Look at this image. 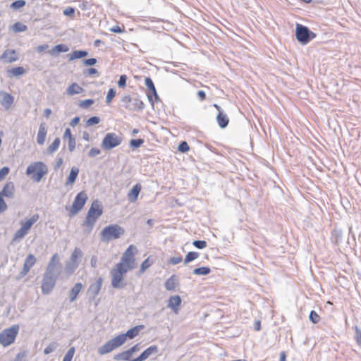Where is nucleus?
I'll list each match as a JSON object with an SVG mask.
<instances>
[{
    "label": "nucleus",
    "instance_id": "nucleus-51",
    "mask_svg": "<svg viewBox=\"0 0 361 361\" xmlns=\"http://www.w3.org/2000/svg\"><path fill=\"white\" fill-rule=\"evenodd\" d=\"M94 103V100L92 99H87L80 102V106L82 108L87 109L90 107Z\"/></svg>",
    "mask_w": 361,
    "mask_h": 361
},
{
    "label": "nucleus",
    "instance_id": "nucleus-34",
    "mask_svg": "<svg viewBox=\"0 0 361 361\" xmlns=\"http://www.w3.org/2000/svg\"><path fill=\"white\" fill-rule=\"evenodd\" d=\"M130 355L128 352V350L123 351L121 353H119L118 354H116L114 356V360H123V361H128L130 358Z\"/></svg>",
    "mask_w": 361,
    "mask_h": 361
},
{
    "label": "nucleus",
    "instance_id": "nucleus-13",
    "mask_svg": "<svg viewBox=\"0 0 361 361\" xmlns=\"http://www.w3.org/2000/svg\"><path fill=\"white\" fill-rule=\"evenodd\" d=\"M136 247L133 245H130L126 250L124 252L120 263H123L126 267L132 266V269L135 268V258H134V250H136Z\"/></svg>",
    "mask_w": 361,
    "mask_h": 361
},
{
    "label": "nucleus",
    "instance_id": "nucleus-31",
    "mask_svg": "<svg viewBox=\"0 0 361 361\" xmlns=\"http://www.w3.org/2000/svg\"><path fill=\"white\" fill-rule=\"evenodd\" d=\"M10 30L15 33H18L26 31L27 30V27L23 23L17 22L11 27Z\"/></svg>",
    "mask_w": 361,
    "mask_h": 361
},
{
    "label": "nucleus",
    "instance_id": "nucleus-54",
    "mask_svg": "<svg viewBox=\"0 0 361 361\" xmlns=\"http://www.w3.org/2000/svg\"><path fill=\"white\" fill-rule=\"evenodd\" d=\"M82 63L83 66H94L97 63V59L94 58L83 59Z\"/></svg>",
    "mask_w": 361,
    "mask_h": 361
},
{
    "label": "nucleus",
    "instance_id": "nucleus-52",
    "mask_svg": "<svg viewBox=\"0 0 361 361\" xmlns=\"http://www.w3.org/2000/svg\"><path fill=\"white\" fill-rule=\"evenodd\" d=\"M127 76L126 75H122L120 76V78L118 81V85L119 87H125L126 85Z\"/></svg>",
    "mask_w": 361,
    "mask_h": 361
},
{
    "label": "nucleus",
    "instance_id": "nucleus-37",
    "mask_svg": "<svg viewBox=\"0 0 361 361\" xmlns=\"http://www.w3.org/2000/svg\"><path fill=\"white\" fill-rule=\"evenodd\" d=\"M211 272L210 268L207 267H202L199 268H196L192 271V274L195 275H202L205 276L209 274Z\"/></svg>",
    "mask_w": 361,
    "mask_h": 361
},
{
    "label": "nucleus",
    "instance_id": "nucleus-28",
    "mask_svg": "<svg viewBox=\"0 0 361 361\" xmlns=\"http://www.w3.org/2000/svg\"><path fill=\"white\" fill-rule=\"evenodd\" d=\"M78 173H79L78 168L75 167V166L72 167L71 169L70 173L68 175V177L66 180V185H73L75 182L77 177L78 176Z\"/></svg>",
    "mask_w": 361,
    "mask_h": 361
},
{
    "label": "nucleus",
    "instance_id": "nucleus-50",
    "mask_svg": "<svg viewBox=\"0 0 361 361\" xmlns=\"http://www.w3.org/2000/svg\"><path fill=\"white\" fill-rule=\"evenodd\" d=\"M178 149L180 152L184 153L187 152L190 149V147L187 142L183 141L179 144Z\"/></svg>",
    "mask_w": 361,
    "mask_h": 361
},
{
    "label": "nucleus",
    "instance_id": "nucleus-19",
    "mask_svg": "<svg viewBox=\"0 0 361 361\" xmlns=\"http://www.w3.org/2000/svg\"><path fill=\"white\" fill-rule=\"evenodd\" d=\"M103 279L99 277L95 283H92L88 288V293L95 298L99 293L102 288Z\"/></svg>",
    "mask_w": 361,
    "mask_h": 361
},
{
    "label": "nucleus",
    "instance_id": "nucleus-40",
    "mask_svg": "<svg viewBox=\"0 0 361 361\" xmlns=\"http://www.w3.org/2000/svg\"><path fill=\"white\" fill-rule=\"evenodd\" d=\"M199 257V253L197 252H189L185 259H184V264H186L195 259H196L197 258H198Z\"/></svg>",
    "mask_w": 361,
    "mask_h": 361
},
{
    "label": "nucleus",
    "instance_id": "nucleus-48",
    "mask_svg": "<svg viewBox=\"0 0 361 361\" xmlns=\"http://www.w3.org/2000/svg\"><path fill=\"white\" fill-rule=\"evenodd\" d=\"M354 330L355 332V339L357 343L361 346V329L358 328L357 326L354 327Z\"/></svg>",
    "mask_w": 361,
    "mask_h": 361
},
{
    "label": "nucleus",
    "instance_id": "nucleus-7",
    "mask_svg": "<svg viewBox=\"0 0 361 361\" xmlns=\"http://www.w3.org/2000/svg\"><path fill=\"white\" fill-rule=\"evenodd\" d=\"M296 39L302 44H307L316 37V34L307 27L301 24H297L295 28Z\"/></svg>",
    "mask_w": 361,
    "mask_h": 361
},
{
    "label": "nucleus",
    "instance_id": "nucleus-24",
    "mask_svg": "<svg viewBox=\"0 0 361 361\" xmlns=\"http://www.w3.org/2000/svg\"><path fill=\"white\" fill-rule=\"evenodd\" d=\"M159 352L158 347L155 345H151L149 348H147L146 350H145L140 357L142 358L143 361L147 360L148 357H149L152 355L157 354Z\"/></svg>",
    "mask_w": 361,
    "mask_h": 361
},
{
    "label": "nucleus",
    "instance_id": "nucleus-3",
    "mask_svg": "<svg viewBox=\"0 0 361 361\" xmlns=\"http://www.w3.org/2000/svg\"><path fill=\"white\" fill-rule=\"evenodd\" d=\"M125 229L118 224H110L104 227L100 233L102 242H109L120 238L125 234Z\"/></svg>",
    "mask_w": 361,
    "mask_h": 361
},
{
    "label": "nucleus",
    "instance_id": "nucleus-14",
    "mask_svg": "<svg viewBox=\"0 0 361 361\" xmlns=\"http://www.w3.org/2000/svg\"><path fill=\"white\" fill-rule=\"evenodd\" d=\"M14 102V97L11 94L4 91H0V104L8 111L11 107Z\"/></svg>",
    "mask_w": 361,
    "mask_h": 361
},
{
    "label": "nucleus",
    "instance_id": "nucleus-30",
    "mask_svg": "<svg viewBox=\"0 0 361 361\" xmlns=\"http://www.w3.org/2000/svg\"><path fill=\"white\" fill-rule=\"evenodd\" d=\"M83 91V89L77 83H73L66 90V92L69 95L80 94Z\"/></svg>",
    "mask_w": 361,
    "mask_h": 361
},
{
    "label": "nucleus",
    "instance_id": "nucleus-11",
    "mask_svg": "<svg viewBox=\"0 0 361 361\" xmlns=\"http://www.w3.org/2000/svg\"><path fill=\"white\" fill-rule=\"evenodd\" d=\"M87 200V195L85 191H81L78 193L70 210V216H73L78 213L83 208Z\"/></svg>",
    "mask_w": 361,
    "mask_h": 361
},
{
    "label": "nucleus",
    "instance_id": "nucleus-1",
    "mask_svg": "<svg viewBox=\"0 0 361 361\" xmlns=\"http://www.w3.org/2000/svg\"><path fill=\"white\" fill-rule=\"evenodd\" d=\"M144 329V325H137L130 329L126 334H121L110 339L98 348V353L101 355L107 354L121 346L126 341L127 338L133 339L135 338L140 331Z\"/></svg>",
    "mask_w": 361,
    "mask_h": 361
},
{
    "label": "nucleus",
    "instance_id": "nucleus-59",
    "mask_svg": "<svg viewBox=\"0 0 361 361\" xmlns=\"http://www.w3.org/2000/svg\"><path fill=\"white\" fill-rule=\"evenodd\" d=\"M25 235L23 233H21L19 230H18L15 234L13 240V241H19L21 239H23Z\"/></svg>",
    "mask_w": 361,
    "mask_h": 361
},
{
    "label": "nucleus",
    "instance_id": "nucleus-5",
    "mask_svg": "<svg viewBox=\"0 0 361 361\" xmlns=\"http://www.w3.org/2000/svg\"><path fill=\"white\" fill-rule=\"evenodd\" d=\"M48 173L47 165L42 161H35L30 164L26 169V173L31 176L35 182H39Z\"/></svg>",
    "mask_w": 361,
    "mask_h": 361
},
{
    "label": "nucleus",
    "instance_id": "nucleus-57",
    "mask_svg": "<svg viewBox=\"0 0 361 361\" xmlns=\"http://www.w3.org/2000/svg\"><path fill=\"white\" fill-rule=\"evenodd\" d=\"M8 208V206L4 200L3 197L0 195V213L4 212Z\"/></svg>",
    "mask_w": 361,
    "mask_h": 361
},
{
    "label": "nucleus",
    "instance_id": "nucleus-15",
    "mask_svg": "<svg viewBox=\"0 0 361 361\" xmlns=\"http://www.w3.org/2000/svg\"><path fill=\"white\" fill-rule=\"evenodd\" d=\"M36 257L32 254H29L25 259L23 270L20 272V277L25 276L35 265Z\"/></svg>",
    "mask_w": 361,
    "mask_h": 361
},
{
    "label": "nucleus",
    "instance_id": "nucleus-29",
    "mask_svg": "<svg viewBox=\"0 0 361 361\" xmlns=\"http://www.w3.org/2000/svg\"><path fill=\"white\" fill-rule=\"evenodd\" d=\"M88 55V52L85 50H75L72 53L68 54V58L70 61L82 59Z\"/></svg>",
    "mask_w": 361,
    "mask_h": 361
},
{
    "label": "nucleus",
    "instance_id": "nucleus-10",
    "mask_svg": "<svg viewBox=\"0 0 361 361\" xmlns=\"http://www.w3.org/2000/svg\"><path fill=\"white\" fill-rule=\"evenodd\" d=\"M122 142V137L116 133H109L104 136L101 147L104 150H111L119 146Z\"/></svg>",
    "mask_w": 361,
    "mask_h": 361
},
{
    "label": "nucleus",
    "instance_id": "nucleus-27",
    "mask_svg": "<svg viewBox=\"0 0 361 361\" xmlns=\"http://www.w3.org/2000/svg\"><path fill=\"white\" fill-rule=\"evenodd\" d=\"M69 50L67 45L64 44H60L54 46L50 51L49 53L53 56H58L61 52H66Z\"/></svg>",
    "mask_w": 361,
    "mask_h": 361
},
{
    "label": "nucleus",
    "instance_id": "nucleus-33",
    "mask_svg": "<svg viewBox=\"0 0 361 361\" xmlns=\"http://www.w3.org/2000/svg\"><path fill=\"white\" fill-rule=\"evenodd\" d=\"M61 143V140L59 137L55 138V140L53 141V142L47 147V152L48 154H53L54 152H56Z\"/></svg>",
    "mask_w": 361,
    "mask_h": 361
},
{
    "label": "nucleus",
    "instance_id": "nucleus-25",
    "mask_svg": "<svg viewBox=\"0 0 361 361\" xmlns=\"http://www.w3.org/2000/svg\"><path fill=\"white\" fill-rule=\"evenodd\" d=\"M178 286V280L175 275L169 277L165 282L164 286L167 290L172 291L175 290L176 287Z\"/></svg>",
    "mask_w": 361,
    "mask_h": 361
},
{
    "label": "nucleus",
    "instance_id": "nucleus-45",
    "mask_svg": "<svg viewBox=\"0 0 361 361\" xmlns=\"http://www.w3.org/2000/svg\"><path fill=\"white\" fill-rule=\"evenodd\" d=\"M144 143V140L139 138V139H134L131 140L130 141V146L133 148H138L140 147L142 144Z\"/></svg>",
    "mask_w": 361,
    "mask_h": 361
},
{
    "label": "nucleus",
    "instance_id": "nucleus-38",
    "mask_svg": "<svg viewBox=\"0 0 361 361\" xmlns=\"http://www.w3.org/2000/svg\"><path fill=\"white\" fill-rule=\"evenodd\" d=\"M79 266L75 263H72V261L70 259L66 262L65 265V269L67 273L69 274H72L78 267Z\"/></svg>",
    "mask_w": 361,
    "mask_h": 361
},
{
    "label": "nucleus",
    "instance_id": "nucleus-17",
    "mask_svg": "<svg viewBox=\"0 0 361 361\" xmlns=\"http://www.w3.org/2000/svg\"><path fill=\"white\" fill-rule=\"evenodd\" d=\"M15 187L13 182H8L0 191V195L8 198H13Z\"/></svg>",
    "mask_w": 361,
    "mask_h": 361
},
{
    "label": "nucleus",
    "instance_id": "nucleus-6",
    "mask_svg": "<svg viewBox=\"0 0 361 361\" xmlns=\"http://www.w3.org/2000/svg\"><path fill=\"white\" fill-rule=\"evenodd\" d=\"M19 332V326L13 324L0 332V344L7 347L14 343Z\"/></svg>",
    "mask_w": 361,
    "mask_h": 361
},
{
    "label": "nucleus",
    "instance_id": "nucleus-44",
    "mask_svg": "<svg viewBox=\"0 0 361 361\" xmlns=\"http://www.w3.org/2000/svg\"><path fill=\"white\" fill-rule=\"evenodd\" d=\"M27 352L23 350L18 353L14 358L13 361H27Z\"/></svg>",
    "mask_w": 361,
    "mask_h": 361
},
{
    "label": "nucleus",
    "instance_id": "nucleus-12",
    "mask_svg": "<svg viewBox=\"0 0 361 361\" xmlns=\"http://www.w3.org/2000/svg\"><path fill=\"white\" fill-rule=\"evenodd\" d=\"M58 278L49 276L47 274H43V279L42 282V292L43 294H49L54 289Z\"/></svg>",
    "mask_w": 361,
    "mask_h": 361
},
{
    "label": "nucleus",
    "instance_id": "nucleus-55",
    "mask_svg": "<svg viewBox=\"0 0 361 361\" xmlns=\"http://www.w3.org/2000/svg\"><path fill=\"white\" fill-rule=\"evenodd\" d=\"M9 173V168L4 166L0 169V181L3 180Z\"/></svg>",
    "mask_w": 361,
    "mask_h": 361
},
{
    "label": "nucleus",
    "instance_id": "nucleus-26",
    "mask_svg": "<svg viewBox=\"0 0 361 361\" xmlns=\"http://www.w3.org/2000/svg\"><path fill=\"white\" fill-rule=\"evenodd\" d=\"M82 284L81 283H76L71 288L69 294L70 302H73L76 300L79 293L81 291Z\"/></svg>",
    "mask_w": 361,
    "mask_h": 361
},
{
    "label": "nucleus",
    "instance_id": "nucleus-32",
    "mask_svg": "<svg viewBox=\"0 0 361 361\" xmlns=\"http://www.w3.org/2000/svg\"><path fill=\"white\" fill-rule=\"evenodd\" d=\"M27 69H8L7 76L8 78L18 77L26 73Z\"/></svg>",
    "mask_w": 361,
    "mask_h": 361
},
{
    "label": "nucleus",
    "instance_id": "nucleus-4",
    "mask_svg": "<svg viewBox=\"0 0 361 361\" xmlns=\"http://www.w3.org/2000/svg\"><path fill=\"white\" fill-rule=\"evenodd\" d=\"M132 269V266L126 267L123 263H118L112 269L111 274V285L115 288H123L125 284L123 283V274H126L128 270Z\"/></svg>",
    "mask_w": 361,
    "mask_h": 361
},
{
    "label": "nucleus",
    "instance_id": "nucleus-58",
    "mask_svg": "<svg viewBox=\"0 0 361 361\" xmlns=\"http://www.w3.org/2000/svg\"><path fill=\"white\" fill-rule=\"evenodd\" d=\"M76 141L74 137L68 140V150L72 152L75 148Z\"/></svg>",
    "mask_w": 361,
    "mask_h": 361
},
{
    "label": "nucleus",
    "instance_id": "nucleus-49",
    "mask_svg": "<svg viewBox=\"0 0 361 361\" xmlns=\"http://www.w3.org/2000/svg\"><path fill=\"white\" fill-rule=\"evenodd\" d=\"M115 95H116V90L114 88L109 89L107 92L106 97V102L107 104H109L111 102L112 99L115 97Z\"/></svg>",
    "mask_w": 361,
    "mask_h": 361
},
{
    "label": "nucleus",
    "instance_id": "nucleus-35",
    "mask_svg": "<svg viewBox=\"0 0 361 361\" xmlns=\"http://www.w3.org/2000/svg\"><path fill=\"white\" fill-rule=\"evenodd\" d=\"M145 85L147 87L149 90L153 93L156 99L159 98L158 94L157 92L155 86L154 85L153 81L149 78H145Z\"/></svg>",
    "mask_w": 361,
    "mask_h": 361
},
{
    "label": "nucleus",
    "instance_id": "nucleus-22",
    "mask_svg": "<svg viewBox=\"0 0 361 361\" xmlns=\"http://www.w3.org/2000/svg\"><path fill=\"white\" fill-rule=\"evenodd\" d=\"M82 257L83 253L82 250L79 247H75L73 250L69 259L72 261V263H75L79 266Z\"/></svg>",
    "mask_w": 361,
    "mask_h": 361
},
{
    "label": "nucleus",
    "instance_id": "nucleus-42",
    "mask_svg": "<svg viewBox=\"0 0 361 361\" xmlns=\"http://www.w3.org/2000/svg\"><path fill=\"white\" fill-rule=\"evenodd\" d=\"M100 122V118L98 116H92L88 118L86 121V126H92L98 124Z\"/></svg>",
    "mask_w": 361,
    "mask_h": 361
},
{
    "label": "nucleus",
    "instance_id": "nucleus-9",
    "mask_svg": "<svg viewBox=\"0 0 361 361\" xmlns=\"http://www.w3.org/2000/svg\"><path fill=\"white\" fill-rule=\"evenodd\" d=\"M61 273V264L58 253H55L50 259L44 274L59 279Z\"/></svg>",
    "mask_w": 361,
    "mask_h": 361
},
{
    "label": "nucleus",
    "instance_id": "nucleus-41",
    "mask_svg": "<svg viewBox=\"0 0 361 361\" xmlns=\"http://www.w3.org/2000/svg\"><path fill=\"white\" fill-rule=\"evenodd\" d=\"M58 343L55 342L51 343L44 348V353L45 355H48L54 351L58 348Z\"/></svg>",
    "mask_w": 361,
    "mask_h": 361
},
{
    "label": "nucleus",
    "instance_id": "nucleus-46",
    "mask_svg": "<svg viewBox=\"0 0 361 361\" xmlns=\"http://www.w3.org/2000/svg\"><path fill=\"white\" fill-rule=\"evenodd\" d=\"M152 264V262H150L149 258L146 259L142 262V263L140 265V272L143 273L147 269H148L151 265Z\"/></svg>",
    "mask_w": 361,
    "mask_h": 361
},
{
    "label": "nucleus",
    "instance_id": "nucleus-64",
    "mask_svg": "<svg viewBox=\"0 0 361 361\" xmlns=\"http://www.w3.org/2000/svg\"><path fill=\"white\" fill-rule=\"evenodd\" d=\"M197 94L200 101H203L206 98V94L203 90H199Z\"/></svg>",
    "mask_w": 361,
    "mask_h": 361
},
{
    "label": "nucleus",
    "instance_id": "nucleus-39",
    "mask_svg": "<svg viewBox=\"0 0 361 361\" xmlns=\"http://www.w3.org/2000/svg\"><path fill=\"white\" fill-rule=\"evenodd\" d=\"M26 1L25 0H17L13 2L9 7L13 11H18L24 7Z\"/></svg>",
    "mask_w": 361,
    "mask_h": 361
},
{
    "label": "nucleus",
    "instance_id": "nucleus-18",
    "mask_svg": "<svg viewBox=\"0 0 361 361\" xmlns=\"http://www.w3.org/2000/svg\"><path fill=\"white\" fill-rule=\"evenodd\" d=\"M0 59L6 63H12L18 60V54L15 50L8 49L4 51Z\"/></svg>",
    "mask_w": 361,
    "mask_h": 361
},
{
    "label": "nucleus",
    "instance_id": "nucleus-23",
    "mask_svg": "<svg viewBox=\"0 0 361 361\" xmlns=\"http://www.w3.org/2000/svg\"><path fill=\"white\" fill-rule=\"evenodd\" d=\"M217 123L221 128H225L227 127L229 123V118L226 114L224 111H220L216 116Z\"/></svg>",
    "mask_w": 361,
    "mask_h": 361
},
{
    "label": "nucleus",
    "instance_id": "nucleus-43",
    "mask_svg": "<svg viewBox=\"0 0 361 361\" xmlns=\"http://www.w3.org/2000/svg\"><path fill=\"white\" fill-rule=\"evenodd\" d=\"M309 319L313 324H317L320 320V317L314 310H312Z\"/></svg>",
    "mask_w": 361,
    "mask_h": 361
},
{
    "label": "nucleus",
    "instance_id": "nucleus-60",
    "mask_svg": "<svg viewBox=\"0 0 361 361\" xmlns=\"http://www.w3.org/2000/svg\"><path fill=\"white\" fill-rule=\"evenodd\" d=\"M181 262H182L181 257H171V259L169 260V262L173 265L178 264Z\"/></svg>",
    "mask_w": 361,
    "mask_h": 361
},
{
    "label": "nucleus",
    "instance_id": "nucleus-63",
    "mask_svg": "<svg viewBox=\"0 0 361 361\" xmlns=\"http://www.w3.org/2000/svg\"><path fill=\"white\" fill-rule=\"evenodd\" d=\"M110 31L116 33H121L123 32V29H122L120 26L116 25L110 28Z\"/></svg>",
    "mask_w": 361,
    "mask_h": 361
},
{
    "label": "nucleus",
    "instance_id": "nucleus-2",
    "mask_svg": "<svg viewBox=\"0 0 361 361\" xmlns=\"http://www.w3.org/2000/svg\"><path fill=\"white\" fill-rule=\"evenodd\" d=\"M102 205L98 200H94L89 209L82 226L87 228V232L90 233L97 219L102 214Z\"/></svg>",
    "mask_w": 361,
    "mask_h": 361
},
{
    "label": "nucleus",
    "instance_id": "nucleus-36",
    "mask_svg": "<svg viewBox=\"0 0 361 361\" xmlns=\"http://www.w3.org/2000/svg\"><path fill=\"white\" fill-rule=\"evenodd\" d=\"M39 219L38 214H34L32 217H30L28 220H27L25 222L22 224V226L23 227H25L29 231L31 228L32 226L37 222V221Z\"/></svg>",
    "mask_w": 361,
    "mask_h": 361
},
{
    "label": "nucleus",
    "instance_id": "nucleus-56",
    "mask_svg": "<svg viewBox=\"0 0 361 361\" xmlns=\"http://www.w3.org/2000/svg\"><path fill=\"white\" fill-rule=\"evenodd\" d=\"M100 153H101V150L99 148H97V147H92L90 150V152L88 153V155L90 157H94L99 155Z\"/></svg>",
    "mask_w": 361,
    "mask_h": 361
},
{
    "label": "nucleus",
    "instance_id": "nucleus-16",
    "mask_svg": "<svg viewBox=\"0 0 361 361\" xmlns=\"http://www.w3.org/2000/svg\"><path fill=\"white\" fill-rule=\"evenodd\" d=\"M181 302L182 300L179 295L171 296L168 300L167 307L171 309L175 314H178Z\"/></svg>",
    "mask_w": 361,
    "mask_h": 361
},
{
    "label": "nucleus",
    "instance_id": "nucleus-47",
    "mask_svg": "<svg viewBox=\"0 0 361 361\" xmlns=\"http://www.w3.org/2000/svg\"><path fill=\"white\" fill-rule=\"evenodd\" d=\"M192 245L198 249H204L207 246V243L205 240H194Z\"/></svg>",
    "mask_w": 361,
    "mask_h": 361
},
{
    "label": "nucleus",
    "instance_id": "nucleus-61",
    "mask_svg": "<svg viewBox=\"0 0 361 361\" xmlns=\"http://www.w3.org/2000/svg\"><path fill=\"white\" fill-rule=\"evenodd\" d=\"M75 13V9L72 7H68L63 11V14L67 16H72Z\"/></svg>",
    "mask_w": 361,
    "mask_h": 361
},
{
    "label": "nucleus",
    "instance_id": "nucleus-20",
    "mask_svg": "<svg viewBox=\"0 0 361 361\" xmlns=\"http://www.w3.org/2000/svg\"><path fill=\"white\" fill-rule=\"evenodd\" d=\"M47 130L44 123H41L38 130L37 142L39 145H43L46 140Z\"/></svg>",
    "mask_w": 361,
    "mask_h": 361
},
{
    "label": "nucleus",
    "instance_id": "nucleus-53",
    "mask_svg": "<svg viewBox=\"0 0 361 361\" xmlns=\"http://www.w3.org/2000/svg\"><path fill=\"white\" fill-rule=\"evenodd\" d=\"M75 348L74 347H71L68 349V350L67 351V353H66L65 356H64V358H66L68 360H72L73 356H74V354H75Z\"/></svg>",
    "mask_w": 361,
    "mask_h": 361
},
{
    "label": "nucleus",
    "instance_id": "nucleus-21",
    "mask_svg": "<svg viewBox=\"0 0 361 361\" xmlns=\"http://www.w3.org/2000/svg\"><path fill=\"white\" fill-rule=\"evenodd\" d=\"M141 190L140 184L135 185L128 194V199L130 202H134L137 200L139 193Z\"/></svg>",
    "mask_w": 361,
    "mask_h": 361
},
{
    "label": "nucleus",
    "instance_id": "nucleus-8",
    "mask_svg": "<svg viewBox=\"0 0 361 361\" xmlns=\"http://www.w3.org/2000/svg\"><path fill=\"white\" fill-rule=\"evenodd\" d=\"M121 102L122 106L129 111H142L145 108L144 103L140 99L132 98L129 95L123 96L121 99Z\"/></svg>",
    "mask_w": 361,
    "mask_h": 361
},
{
    "label": "nucleus",
    "instance_id": "nucleus-62",
    "mask_svg": "<svg viewBox=\"0 0 361 361\" xmlns=\"http://www.w3.org/2000/svg\"><path fill=\"white\" fill-rule=\"evenodd\" d=\"M127 350L129 353V354L130 355V356H132V355L134 353L140 350L139 344L134 345L133 346H132L130 348L128 349Z\"/></svg>",
    "mask_w": 361,
    "mask_h": 361
}]
</instances>
